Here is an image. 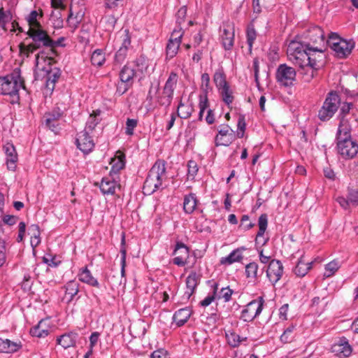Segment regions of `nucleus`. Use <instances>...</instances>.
Listing matches in <instances>:
<instances>
[{
    "label": "nucleus",
    "mask_w": 358,
    "mask_h": 358,
    "mask_svg": "<svg viewBox=\"0 0 358 358\" xmlns=\"http://www.w3.org/2000/svg\"><path fill=\"white\" fill-rule=\"evenodd\" d=\"M27 37L19 44V50L22 55L29 57L31 54L38 50H49V45L52 43V38L43 27L28 29Z\"/></svg>",
    "instance_id": "1"
},
{
    "label": "nucleus",
    "mask_w": 358,
    "mask_h": 358,
    "mask_svg": "<svg viewBox=\"0 0 358 358\" xmlns=\"http://www.w3.org/2000/svg\"><path fill=\"white\" fill-rule=\"evenodd\" d=\"M178 80V74L173 71L171 72L162 91H159V83H157L156 86L151 85L147 96V100H152L154 98L152 92H154L155 94V102L160 106L168 108L172 102Z\"/></svg>",
    "instance_id": "2"
},
{
    "label": "nucleus",
    "mask_w": 358,
    "mask_h": 358,
    "mask_svg": "<svg viewBox=\"0 0 358 358\" xmlns=\"http://www.w3.org/2000/svg\"><path fill=\"white\" fill-rule=\"evenodd\" d=\"M166 176V162L164 160H157L148 172L144 182L143 189L145 194H152L160 188L163 189V181Z\"/></svg>",
    "instance_id": "3"
},
{
    "label": "nucleus",
    "mask_w": 358,
    "mask_h": 358,
    "mask_svg": "<svg viewBox=\"0 0 358 358\" xmlns=\"http://www.w3.org/2000/svg\"><path fill=\"white\" fill-rule=\"evenodd\" d=\"M20 87L25 89L24 80L17 72L0 77V94L13 97V102L19 100L18 92Z\"/></svg>",
    "instance_id": "4"
},
{
    "label": "nucleus",
    "mask_w": 358,
    "mask_h": 358,
    "mask_svg": "<svg viewBox=\"0 0 358 358\" xmlns=\"http://www.w3.org/2000/svg\"><path fill=\"white\" fill-rule=\"evenodd\" d=\"M340 103L339 95L336 92H329L318 111V118L322 122L329 120L337 111Z\"/></svg>",
    "instance_id": "5"
},
{
    "label": "nucleus",
    "mask_w": 358,
    "mask_h": 358,
    "mask_svg": "<svg viewBox=\"0 0 358 358\" xmlns=\"http://www.w3.org/2000/svg\"><path fill=\"white\" fill-rule=\"evenodd\" d=\"M306 38L310 42V50L320 53L324 52L326 49V41L323 30L318 26L309 28L306 33Z\"/></svg>",
    "instance_id": "6"
},
{
    "label": "nucleus",
    "mask_w": 358,
    "mask_h": 358,
    "mask_svg": "<svg viewBox=\"0 0 358 358\" xmlns=\"http://www.w3.org/2000/svg\"><path fill=\"white\" fill-rule=\"evenodd\" d=\"M264 302L262 296H259L249 302L241 311V320L247 322H252L262 313Z\"/></svg>",
    "instance_id": "7"
},
{
    "label": "nucleus",
    "mask_w": 358,
    "mask_h": 358,
    "mask_svg": "<svg viewBox=\"0 0 358 358\" xmlns=\"http://www.w3.org/2000/svg\"><path fill=\"white\" fill-rule=\"evenodd\" d=\"M296 76L295 69L285 64H280L275 73L277 82L285 87L292 86L296 80Z\"/></svg>",
    "instance_id": "8"
},
{
    "label": "nucleus",
    "mask_w": 358,
    "mask_h": 358,
    "mask_svg": "<svg viewBox=\"0 0 358 358\" xmlns=\"http://www.w3.org/2000/svg\"><path fill=\"white\" fill-rule=\"evenodd\" d=\"M64 37H60L57 40L52 38V43L49 45V50H41L36 55V64L38 66L40 63V60L42 59L44 62L48 59V64H50L54 61V57L57 55V51L56 48L57 47H64L65 45L63 43L64 41Z\"/></svg>",
    "instance_id": "9"
},
{
    "label": "nucleus",
    "mask_w": 358,
    "mask_h": 358,
    "mask_svg": "<svg viewBox=\"0 0 358 358\" xmlns=\"http://www.w3.org/2000/svg\"><path fill=\"white\" fill-rule=\"evenodd\" d=\"M313 50H310V43H307V50L300 52L295 55L289 56V59L296 66H299L300 70L299 71L305 72L308 68V64L313 59Z\"/></svg>",
    "instance_id": "10"
},
{
    "label": "nucleus",
    "mask_w": 358,
    "mask_h": 358,
    "mask_svg": "<svg viewBox=\"0 0 358 358\" xmlns=\"http://www.w3.org/2000/svg\"><path fill=\"white\" fill-rule=\"evenodd\" d=\"M183 34L184 32L181 31V28L173 29L166 45V55L167 59H171L177 55Z\"/></svg>",
    "instance_id": "11"
},
{
    "label": "nucleus",
    "mask_w": 358,
    "mask_h": 358,
    "mask_svg": "<svg viewBox=\"0 0 358 358\" xmlns=\"http://www.w3.org/2000/svg\"><path fill=\"white\" fill-rule=\"evenodd\" d=\"M337 149L338 153L344 159H352L358 152V144L350 139L337 141Z\"/></svg>",
    "instance_id": "12"
},
{
    "label": "nucleus",
    "mask_w": 358,
    "mask_h": 358,
    "mask_svg": "<svg viewBox=\"0 0 358 358\" xmlns=\"http://www.w3.org/2000/svg\"><path fill=\"white\" fill-rule=\"evenodd\" d=\"M331 352L339 358H346L352 354V348L347 338L343 336L332 345Z\"/></svg>",
    "instance_id": "13"
},
{
    "label": "nucleus",
    "mask_w": 358,
    "mask_h": 358,
    "mask_svg": "<svg viewBox=\"0 0 358 358\" xmlns=\"http://www.w3.org/2000/svg\"><path fill=\"white\" fill-rule=\"evenodd\" d=\"M76 143L77 148L85 154L90 152L94 147V141L90 136L88 131L86 130H83L77 134Z\"/></svg>",
    "instance_id": "14"
},
{
    "label": "nucleus",
    "mask_w": 358,
    "mask_h": 358,
    "mask_svg": "<svg viewBox=\"0 0 358 358\" xmlns=\"http://www.w3.org/2000/svg\"><path fill=\"white\" fill-rule=\"evenodd\" d=\"M283 274V266L280 260L272 259L268 266L266 275L269 281L275 285Z\"/></svg>",
    "instance_id": "15"
},
{
    "label": "nucleus",
    "mask_w": 358,
    "mask_h": 358,
    "mask_svg": "<svg viewBox=\"0 0 358 358\" xmlns=\"http://www.w3.org/2000/svg\"><path fill=\"white\" fill-rule=\"evenodd\" d=\"M63 111L58 107L55 108L51 112L45 113L43 115V122L51 131L57 132L59 129L58 121L62 117Z\"/></svg>",
    "instance_id": "16"
},
{
    "label": "nucleus",
    "mask_w": 358,
    "mask_h": 358,
    "mask_svg": "<svg viewBox=\"0 0 358 358\" xmlns=\"http://www.w3.org/2000/svg\"><path fill=\"white\" fill-rule=\"evenodd\" d=\"M312 53L313 59L310 61V64H308V68L305 72H301V74L303 75L304 81L306 83H309L313 78L315 71L320 68V64H318V63L321 61L320 58L322 57L323 56V52L320 53V55H317V57L315 56V52Z\"/></svg>",
    "instance_id": "17"
},
{
    "label": "nucleus",
    "mask_w": 358,
    "mask_h": 358,
    "mask_svg": "<svg viewBox=\"0 0 358 358\" xmlns=\"http://www.w3.org/2000/svg\"><path fill=\"white\" fill-rule=\"evenodd\" d=\"M3 150L6 155L7 167L10 171H15L16 162L17 161V154L14 145L11 143H7L3 146Z\"/></svg>",
    "instance_id": "18"
},
{
    "label": "nucleus",
    "mask_w": 358,
    "mask_h": 358,
    "mask_svg": "<svg viewBox=\"0 0 358 358\" xmlns=\"http://www.w3.org/2000/svg\"><path fill=\"white\" fill-rule=\"evenodd\" d=\"M43 16V13L41 9H39L38 10H31L24 18L29 26L28 29H39L43 27L40 22V20Z\"/></svg>",
    "instance_id": "19"
},
{
    "label": "nucleus",
    "mask_w": 358,
    "mask_h": 358,
    "mask_svg": "<svg viewBox=\"0 0 358 358\" xmlns=\"http://www.w3.org/2000/svg\"><path fill=\"white\" fill-rule=\"evenodd\" d=\"M354 46L355 43L352 41H347L341 38L334 51L336 52L338 57L343 58L351 53Z\"/></svg>",
    "instance_id": "20"
},
{
    "label": "nucleus",
    "mask_w": 358,
    "mask_h": 358,
    "mask_svg": "<svg viewBox=\"0 0 358 358\" xmlns=\"http://www.w3.org/2000/svg\"><path fill=\"white\" fill-rule=\"evenodd\" d=\"M46 73L45 87L50 92H52L55 89V83L60 77V71L57 68L52 69L49 66L48 69H46Z\"/></svg>",
    "instance_id": "21"
},
{
    "label": "nucleus",
    "mask_w": 358,
    "mask_h": 358,
    "mask_svg": "<svg viewBox=\"0 0 358 358\" xmlns=\"http://www.w3.org/2000/svg\"><path fill=\"white\" fill-rule=\"evenodd\" d=\"M22 347L20 341L14 342L9 339L0 338V352L1 353H14L17 352Z\"/></svg>",
    "instance_id": "22"
},
{
    "label": "nucleus",
    "mask_w": 358,
    "mask_h": 358,
    "mask_svg": "<svg viewBox=\"0 0 358 358\" xmlns=\"http://www.w3.org/2000/svg\"><path fill=\"white\" fill-rule=\"evenodd\" d=\"M258 225H259V231L257 234L255 238V243L257 245L261 244L262 245H265L268 238L264 239L261 241V238L264 236V234L266 231L268 225V217L266 214H262L258 220Z\"/></svg>",
    "instance_id": "23"
},
{
    "label": "nucleus",
    "mask_w": 358,
    "mask_h": 358,
    "mask_svg": "<svg viewBox=\"0 0 358 358\" xmlns=\"http://www.w3.org/2000/svg\"><path fill=\"white\" fill-rule=\"evenodd\" d=\"M78 334L70 332L64 334L57 338V343L62 345L64 349L71 347H75L76 344V339Z\"/></svg>",
    "instance_id": "24"
},
{
    "label": "nucleus",
    "mask_w": 358,
    "mask_h": 358,
    "mask_svg": "<svg viewBox=\"0 0 358 358\" xmlns=\"http://www.w3.org/2000/svg\"><path fill=\"white\" fill-rule=\"evenodd\" d=\"M350 138V126L349 124V122L345 118L341 117L337 131L336 139L337 141H338Z\"/></svg>",
    "instance_id": "25"
},
{
    "label": "nucleus",
    "mask_w": 358,
    "mask_h": 358,
    "mask_svg": "<svg viewBox=\"0 0 358 358\" xmlns=\"http://www.w3.org/2000/svg\"><path fill=\"white\" fill-rule=\"evenodd\" d=\"M78 279L80 281L90 286L99 287L100 285L98 280L92 276L90 271L87 267L81 269L78 274Z\"/></svg>",
    "instance_id": "26"
},
{
    "label": "nucleus",
    "mask_w": 358,
    "mask_h": 358,
    "mask_svg": "<svg viewBox=\"0 0 358 358\" xmlns=\"http://www.w3.org/2000/svg\"><path fill=\"white\" fill-rule=\"evenodd\" d=\"M221 39L224 48L227 50H231L234 41V29H224L221 34Z\"/></svg>",
    "instance_id": "27"
},
{
    "label": "nucleus",
    "mask_w": 358,
    "mask_h": 358,
    "mask_svg": "<svg viewBox=\"0 0 358 358\" xmlns=\"http://www.w3.org/2000/svg\"><path fill=\"white\" fill-rule=\"evenodd\" d=\"M190 315V310L188 308H185L176 311L173 315V319L178 327H181L187 322Z\"/></svg>",
    "instance_id": "28"
},
{
    "label": "nucleus",
    "mask_w": 358,
    "mask_h": 358,
    "mask_svg": "<svg viewBox=\"0 0 358 358\" xmlns=\"http://www.w3.org/2000/svg\"><path fill=\"white\" fill-rule=\"evenodd\" d=\"M135 75L136 71L134 67L125 65L120 72V78L122 83L131 85Z\"/></svg>",
    "instance_id": "29"
},
{
    "label": "nucleus",
    "mask_w": 358,
    "mask_h": 358,
    "mask_svg": "<svg viewBox=\"0 0 358 358\" xmlns=\"http://www.w3.org/2000/svg\"><path fill=\"white\" fill-rule=\"evenodd\" d=\"M313 262H306L301 257L294 269V273L299 277H303L312 268Z\"/></svg>",
    "instance_id": "30"
},
{
    "label": "nucleus",
    "mask_w": 358,
    "mask_h": 358,
    "mask_svg": "<svg viewBox=\"0 0 358 358\" xmlns=\"http://www.w3.org/2000/svg\"><path fill=\"white\" fill-rule=\"evenodd\" d=\"M116 183L109 178H103L99 185V188L103 194H113Z\"/></svg>",
    "instance_id": "31"
},
{
    "label": "nucleus",
    "mask_w": 358,
    "mask_h": 358,
    "mask_svg": "<svg viewBox=\"0 0 358 358\" xmlns=\"http://www.w3.org/2000/svg\"><path fill=\"white\" fill-rule=\"evenodd\" d=\"M243 258L241 254V249H236L233 250L227 257H222L220 259L222 264H232L235 262H240Z\"/></svg>",
    "instance_id": "32"
},
{
    "label": "nucleus",
    "mask_w": 358,
    "mask_h": 358,
    "mask_svg": "<svg viewBox=\"0 0 358 358\" xmlns=\"http://www.w3.org/2000/svg\"><path fill=\"white\" fill-rule=\"evenodd\" d=\"M197 203L196 197L194 194L190 193L184 198L183 209L186 213H192L196 208Z\"/></svg>",
    "instance_id": "33"
},
{
    "label": "nucleus",
    "mask_w": 358,
    "mask_h": 358,
    "mask_svg": "<svg viewBox=\"0 0 358 358\" xmlns=\"http://www.w3.org/2000/svg\"><path fill=\"white\" fill-rule=\"evenodd\" d=\"M199 282V276L196 273H191L186 278V286L189 291L185 292L187 298L194 293L195 288L196 287Z\"/></svg>",
    "instance_id": "34"
},
{
    "label": "nucleus",
    "mask_w": 358,
    "mask_h": 358,
    "mask_svg": "<svg viewBox=\"0 0 358 358\" xmlns=\"http://www.w3.org/2000/svg\"><path fill=\"white\" fill-rule=\"evenodd\" d=\"M307 50V43L303 44L297 41H292L287 46V56L295 55L300 52Z\"/></svg>",
    "instance_id": "35"
},
{
    "label": "nucleus",
    "mask_w": 358,
    "mask_h": 358,
    "mask_svg": "<svg viewBox=\"0 0 358 358\" xmlns=\"http://www.w3.org/2000/svg\"><path fill=\"white\" fill-rule=\"evenodd\" d=\"M84 13L81 11L76 12L74 14L73 6L70 8V13L67 19V23L69 26L73 29H76L82 20Z\"/></svg>",
    "instance_id": "36"
},
{
    "label": "nucleus",
    "mask_w": 358,
    "mask_h": 358,
    "mask_svg": "<svg viewBox=\"0 0 358 358\" xmlns=\"http://www.w3.org/2000/svg\"><path fill=\"white\" fill-rule=\"evenodd\" d=\"M49 331L45 327L43 320H41L37 325L30 329V334L32 336L38 338H44L48 335Z\"/></svg>",
    "instance_id": "37"
},
{
    "label": "nucleus",
    "mask_w": 358,
    "mask_h": 358,
    "mask_svg": "<svg viewBox=\"0 0 358 358\" xmlns=\"http://www.w3.org/2000/svg\"><path fill=\"white\" fill-rule=\"evenodd\" d=\"M65 295L69 296L68 303L73 301L75 296H76L79 292V284L76 281H69L65 285Z\"/></svg>",
    "instance_id": "38"
},
{
    "label": "nucleus",
    "mask_w": 358,
    "mask_h": 358,
    "mask_svg": "<svg viewBox=\"0 0 358 358\" xmlns=\"http://www.w3.org/2000/svg\"><path fill=\"white\" fill-rule=\"evenodd\" d=\"M29 234L31 236V245L34 248L41 243V232L38 225L31 224L29 227Z\"/></svg>",
    "instance_id": "39"
},
{
    "label": "nucleus",
    "mask_w": 358,
    "mask_h": 358,
    "mask_svg": "<svg viewBox=\"0 0 358 358\" xmlns=\"http://www.w3.org/2000/svg\"><path fill=\"white\" fill-rule=\"evenodd\" d=\"M213 81L218 90L229 85L226 80V76L222 69H218L215 71L213 76Z\"/></svg>",
    "instance_id": "40"
},
{
    "label": "nucleus",
    "mask_w": 358,
    "mask_h": 358,
    "mask_svg": "<svg viewBox=\"0 0 358 358\" xmlns=\"http://www.w3.org/2000/svg\"><path fill=\"white\" fill-rule=\"evenodd\" d=\"M193 111L194 108L192 106H185L182 100H180L177 108V115L178 117H180L182 119H187L190 117Z\"/></svg>",
    "instance_id": "41"
},
{
    "label": "nucleus",
    "mask_w": 358,
    "mask_h": 358,
    "mask_svg": "<svg viewBox=\"0 0 358 358\" xmlns=\"http://www.w3.org/2000/svg\"><path fill=\"white\" fill-rule=\"evenodd\" d=\"M13 15L10 10H5L3 7L0 8V27L6 32L7 31L6 24L11 21Z\"/></svg>",
    "instance_id": "42"
},
{
    "label": "nucleus",
    "mask_w": 358,
    "mask_h": 358,
    "mask_svg": "<svg viewBox=\"0 0 358 358\" xmlns=\"http://www.w3.org/2000/svg\"><path fill=\"white\" fill-rule=\"evenodd\" d=\"M340 267L341 264L339 261L334 259L330 262L325 266V272L324 273V276L326 278H329L334 275Z\"/></svg>",
    "instance_id": "43"
},
{
    "label": "nucleus",
    "mask_w": 358,
    "mask_h": 358,
    "mask_svg": "<svg viewBox=\"0 0 358 358\" xmlns=\"http://www.w3.org/2000/svg\"><path fill=\"white\" fill-rule=\"evenodd\" d=\"M105 59L104 52L101 49L95 50L91 56L92 64L94 66H101L105 62Z\"/></svg>",
    "instance_id": "44"
},
{
    "label": "nucleus",
    "mask_w": 358,
    "mask_h": 358,
    "mask_svg": "<svg viewBox=\"0 0 358 358\" xmlns=\"http://www.w3.org/2000/svg\"><path fill=\"white\" fill-rule=\"evenodd\" d=\"M220 93L221 94L222 101L229 106L231 103L234 101V96L232 94V91L230 90L229 85H227L224 87H222L219 90Z\"/></svg>",
    "instance_id": "45"
},
{
    "label": "nucleus",
    "mask_w": 358,
    "mask_h": 358,
    "mask_svg": "<svg viewBox=\"0 0 358 358\" xmlns=\"http://www.w3.org/2000/svg\"><path fill=\"white\" fill-rule=\"evenodd\" d=\"M124 157H117L111 159L110 165L111 170L110 172H113L115 173H118L120 170L123 169L125 166V162L124 159Z\"/></svg>",
    "instance_id": "46"
},
{
    "label": "nucleus",
    "mask_w": 358,
    "mask_h": 358,
    "mask_svg": "<svg viewBox=\"0 0 358 358\" xmlns=\"http://www.w3.org/2000/svg\"><path fill=\"white\" fill-rule=\"evenodd\" d=\"M234 137V131L231 129V133L227 137L219 136L217 135L215 138V143L216 146L224 145L229 146L233 141Z\"/></svg>",
    "instance_id": "47"
},
{
    "label": "nucleus",
    "mask_w": 358,
    "mask_h": 358,
    "mask_svg": "<svg viewBox=\"0 0 358 358\" xmlns=\"http://www.w3.org/2000/svg\"><path fill=\"white\" fill-rule=\"evenodd\" d=\"M256 37L257 33L254 27L252 25L248 26L247 29V43L250 52H252V45L255 40L256 39Z\"/></svg>",
    "instance_id": "48"
},
{
    "label": "nucleus",
    "mask_w": 358,
    "mask_h": 358,
    "mask_svg": "<svg viewBox=\"0 0 358 358\" xmlns=\"http://www.w3.org/2000/svg\"><path fill=\"white\" fill-rule=\"evenodd\" d=\"M173 254L187 258L189 254V248L182 243L178 242L176 245Z\"/></svg>",
    "instance_id": "49"
},
{
    "label": "nucleus",
    "mask_w": 358,
    "mask_h": 358,
    "mask_svg": "<svg viewBox=\"0 0 358 358\" xmlns=\"http://www.w3.org/2000/svg\"><path fill=\"white\" fill-rule=\"evenodd\" d=\"M258 265L255 262H251L245 266V274L247 278H256L257 276Z\"/></svg>",
    "instance_id": "50"
},
{
    "label": "nucleus",
    "mask_w": 358,
    "mask_h": 358,
    "mask_svg": "<svg viewBox=\"0 0 358 358\" xmlns=\"http://www.w3.org/2000/svg\"><path fill=\"white\" fill-rule=\"evenodd\" d=\"M187 15V8L185 6H182L177 12L176 17V23L178 24V27L175 29H180V28H182L181 24L184 22L185 17ZM181 31H182V29H181Z\"/></svg>",
    "instance_id": "51"
},
{
    "label": "nucleus",
    "mask_w": 358,
    "mask_h": 358,
    "mask_svg": "<svg viewBox=\"0 0 358 358\" xmlns=\"http://www.w3.org/2000/svg\"><path fill=\"white\" fill-rule=\"evenodd\" d=\"M99 114V112L97 114L94 113L90 115L89 119L86 123L85 129L84 130L88 131V132H90L94 129L99 123V120L97 119V115Z\"/></svg>",
    "instance_id": "52"
},
{
    "label": "nucleus",
    "mask_w": 358,
    "mask_h": 358,
    "mask_svg": "<svg viewBox=\"0 0 358 358\" xmlns=\"http://www.w3.org/2000/svg\"><path fill=\"white\" fill-rule=\"evenodd\" d=\"M233 293L234 290L230 289L229 287H222L217 295V298L219 299H222L225 302H228L231 300Z\"/></svg>",
    "instance_id": "53"
},
{
    "label": "nucleus",
    "mask_w": 358,
    "mask_h": 358,
    "mask_svg": "<svg viewBox=\"0 0 358 358\" xmlns=\"http://www.w3.org/2000/svg\"><path fill=\"white\" fill-rule=\"evenodd\" d=\"M237 127H238L237 136H238V138H241L244 136V133H245V127H246V123H245L244 115H241L239 116L238 120V123H237Z\"/></svg>",
    "instance_id": "54"
},
{
    "label": "nucleus",
    "mask_w": 358,
    "mask_h": 358,
    "mask_svg": "<svg viewBox=\"0 0 358 358\" xmlns=\"http://www.w3.org/2000/svg\"><path fill=\"white\" fill-rule=\"evenodd\" d=\"M134 63L135 66L138 68V71H141V73L146 71L148 69V59L143 56H140L138 57L135 60Z\"/></svg>",
    "instance_id": "55"
},
{
    "label": "nucleus",
    "mask_w": 358,
    "mask_h": 358,
    "mask_svg": "<svg viewBox=\"0 0 358 358\" xmlns=\"http://www.w3.org/2000/svg\"><path fill=\"white\" fill-rule=\"evenodd\" d=\"M137 124V120L128 118L126 122L125 134L128 136H132Z\"/></svg>",
    "instance_id": "56"
},
{
    "label": "nucleus",
    "mask_w": 358,
    "mask_h": 358,
    "mask_svg": "<svg viewBox=\"0 0 358 358\" xmlns=\"http://www.w3.org/2000/svg\"><path fill=\"white\" fill-rule=\"evenodd\" d=\"M348 198L350 201V203L353 206H358V190L348 188Z\"/></svg>",
    "instance_id": "57"
},
{
    "label": "nucleus",
    "mask_w": 358,
    "mask_h": 358,
    "mask_svg": "<svg viewBox=\"0 0 358 358\" xmlns=\"http://www.w3.org/2000/svg\"><path fill=\"white\" fill-rule=\"evenodd\" d=\"M218 289V284L215 283L213 285V294L210 296H206L203 300L200 302L201 306L206 307L209 306L215 299V295L217 294Z\"/></svg>",
    "instance_id": "58"
},
{
    "label": "nucleus",
    "mask_w": 358,
    "mask_h": 358,
    "mask_svg": "<svg viewBox=\"0 0 358 358\" xmlns=\"http://www.w3.org/2000/svg\"><path fill=\"white\" fill-rule=\"evenodd\" d=\"M341 40V38L336 33H331L328 40L326 41V44L327 43L328 45L334 50L335 48L337 47V45L339 43V41Z\"/></svg>",
    "instance_id": "59"
},
{
    "label": "nucleus",
    "mask_w": 358,
    "mask_h": 358,
    "mask_svg": "<svg viewBox=\"0 0 358 358\" xmlns=\"http://www.w3.org/2000/svg\"><path fill=\"white\" fill-rule=\"evenodd\" d=\"M295 329V326L291 325L288 327L280 336V340L284 343H289L292 339V333Z\"/></svg>",
    "instance_id": "60"
},
{
    "label": "nucleus",
    "mask_w": 358,
    "mask_h": 358,
    "mask_svg": "<svg viewBox=\"0 0 358 358\" xmlns=\"http://www.w3.org/2000/svg\"><path fill=\"white\" fill-rule=\"evenodd\" d=\"M127 50L124 48H120L115 55V60L117 63H122L126 57Z\"/></svg>",
    "instance_id": "61"
},
{
    "label": "nucleus",
    "mask_w": 358,
    "mask_h": 358,
    "mask_svg": "<svg viewBox=\"0 0 358 358\" xmlns=\"http://www.w3.org/2000/svg\"><path fill=\"white\" fill-rule=\"evenodd\" d=\"M208 96L206 93H204L203 94H201L199 96V110H201L202 111H205L206 109L208 107Z\"/></svg>",
    "instance_id": "62"
},
{
    "label": "nucleus",
    "mask_w": 358,
    "mask_h": 358,
    "mask_svg": "<svg viewBox=\"0 0 358 358\" xmlns=\"http://www.w3.org/2000/svg\"><path fill=\"white\" fill-rule=\"evenodd\" d=\"M353 104L351 103H344L341 108L340 114L338 116L339 119L341 120V117L345 118V116L350 113V110Z\"/></svg>",
    "instance_id": "63"
},
{
    "label": "nucleus",
    "mask_w": 358,
    "mask_h": 358,
    "mask_svg": "<svg viewBox=\"0 0 358 358\" xmlns=\"http://www.w3.org/2000/svg\"><path fill=\"white\" fill-rule=\"evenodd\" d=\"M210 85V76L207 73H204L201 75V87L204 91V93H208V90Z\"/></svg>",
    "instance_id": "64"
}]
</instances>
